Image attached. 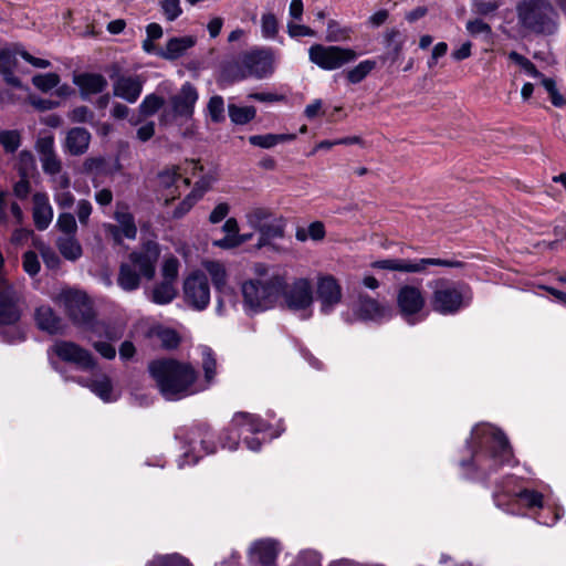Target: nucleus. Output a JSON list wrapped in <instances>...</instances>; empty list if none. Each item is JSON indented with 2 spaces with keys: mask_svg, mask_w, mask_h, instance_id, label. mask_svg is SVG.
Instances as JSON below:
<instances>
[{
  "mask_svg": "<svg viewBox=\"0 0 566 566\" xmlns=\"http://www.w3.org/2000/svg\"><path fill=\"white\" fill-rule=\"evenodd\" d=\"M198 200H200V193L190 192L174 210L172 217L176 219L184 217Z\"/></svg>",
  "mask_w": 566,
  "mask_h": 566,
  "instance_id": "6e6d98bb",
  "label": "nucleus"
},
{
  "mask_svg": "<svg viewBox=\"0 0 566 566\" xmlns=\"http://www.w3.org/2000/svg\"><path fill=\"white\" fill-rule=\"evenodd\" d=\"M40 268V262L35 252L28 251L23 254V269L29 275H36Z\"/></svg>",
  "mask_w": 566,
  "mask_h": 566,
  "instance_id": "052dcab7",
  "label": "nucleus"
},
{
  "mask_svg": "<svg viewBox=\"0 0 566 566\" xmlns=\"http://www.w3.org/2000/svg\"><path fill=\"white\" fill-rule=\"evenodd\" d=\"M159 256V244L155 241L145 242L140 250L133 251L127 260L120 263L117 285L125 292L138 290L143 279L150 281L155 277Z\"/></svg>",
  "mask_w": 566,
  "mask_h": 566,
  "instance_id": "7ed1b4c3",
  "label": "nucleus"
},
{
  "mask_svg": "<svg viewBox=\"0 0 566 566\" xmlns=\"http://www.w3.org/2000/svg\"><path fill=\"white\" fill-rule=\"evenodd\" d=\"M62 298L65 312L74 325L98 337L114 338L105 324L96 321L92 302L86 294L78 291H69L62 295Z\"/></svg>",
  "mask_w": 566,
  "mask_h": 566,
  "instance_id": "0eeeda50",
  "label": "nucleus"
},
{
  "mask_svg": "<svg viewBox=\"0 0 566 566\" xmlns=\"http://www.w3.org/2000/svg\"><path fill=\"white\" fill-rule=\"evenodd\" d=\"M376 67V61L374 60H364L359 62L356 66L349 69L345 73V77L350 84H358L363 82L369 73Z\"/></svg>",
  "mask_w": 566,
  "mask_h": 566,
  "instance_id": "c9c22d12",
  "label": "nucleus"
},
{
  "mask_svg": "<svg viewBox=\"0 0 566 566\" xmlns=\"http://www.w3.org/2000/svg\"><path fill=\"white\" fill-rule=\"evenodd\" d=\"M157 336L160 340L161 347H164L166 349H174L180 343L179 335L172 329H168V328L163 329V331L158 332Z\"/></svg>",
  "mask_w": 566,
  "mask_h": 566,
  "instance_id": "13d9d810",
  "label": "nucleus"
},
{
  "mask_svg": "<svg viewBox=\"0 0 566 566\" xmlns=\"http://www.w3.org/2000/svg\"><path fill=\"white\" fill-rule=\"evenodd\" d=\"M283 287L284 279L280 275L245 281L241 287L245 308L252 313L272 308Z\"/></svg>",
  "mask_w": 566,
  "mask_h": 566,
  "instance_id": "423d86ee",
  "label": "nucleus"
},
{
  "mask_svg": "<svg viewBox=\"0 0 566 566\" xmlns=\"http://www.w3.org/2000/svg\"><path fill=\"white\" fill-rule=\"evenodd\" d=\"M179 273V261L175 256H169L164 260L161 266L163 281L176 283Z\"/></svg>",
  "mask_w": 566,
  "mask_h": 566,
  "instance_id": "3c124183",
  "label": "nucleus"
},
{
  "mask_svg": "<svg viewBox=\"0 0 566 566\" xmlns=\"http://www.w3.org/2000/svg\"><path fill=\"white\" fill-rule=\"evenodd\" d=\"M32 218L34 226L39 231H44L51 224L54 214L49 196L45 192H35L32 197Z\"/></svg>",
  "mask_w": 566,
  "mask_h": 566,
  "instance_id": "5701e85b",
  "label": "nucleus"
},
{
  "mask_svg": "<svg viewBox=\"0 0 566 566\" xmlns=\"http://www.w3.org/2000/svg\"><path fill=\"white\" fill-rule=\"evenodd\" d=\"M177 296V289L175 283L161 281L156 284L150 291L149 298L158 305H166L171 303Z\"/></svg>",
  "mask_w": 566,
  "mask_h": 566,
  "instance_id": "473e14b6",
  "label": "nucleus"
},
{
  "mask_svg": "<svg viewBox=\"0 0 566 566\" xmlns=\"http://www.w3.org/2000/svg\"><path fill=\"white\" fill-rule=\"evenodd\" d=\"M159 6L167 21H175L182 13L180 0H160Z\"/></svg>",
  "mask_w": 566,
  "mask_h": 566,
  "instance_id": "603ef678",
  "label": "nucleus"
},
{
  "mask_svg": "<svg viewBox=\"0 0 566 566\" xmlns=\"http://www.w3.org/2000/svg\"><path fill=\"white\" fill-rule=\"evenodd\" d=\"M73 83L78 87L83 99H87L91 95L103 93L108 84L104 75L92 72L75 74Z\"/></svg>",
  "mask_w": 566,
  "mask_h": 566,
  "instance_id": "4be33fe9",
  "label": "nucleus"
},
{
  "mask_svg": "<svg viewBox=\"0 0 566 566\" xmlns=\"http://www.w3.org/2000/svg\"><path fill=\"white\" fill-rule=\"evenodd\" d=\"M294 134H265V135H252L249 137V143L253 146L261 148H272L277 144L291 142L295 139Z\"/></svg>",
  "mask_w": 566,
  "mask_h": 566,
  "instance_id": "72a5a7b5",
  "label": "nucleus"
},
{
  "mask_svg": "<svg viewBox=\"0 0 566 566\" xmlns=\"http://www.w3.org/2000/svg\"><path fill=\"white\" fill-rule=\"evenodd\" d=\"M22 136L17 129H4L0 132V145L7 154L15 153L21 146Z\"/></svg>",
  "mask_w": 566,
  "mask_h": 566,
  "instance_id": "ea45409f",
  "label": "nucleus"
},
{
  "mask_svg": "<svg viewBox=\"0 0 566 566\" xmlns=\"http://www.w3.org/2000/svg\"><path fill=\"white\" fill-rule=\"evenodd\" d=\"M24 305L23 284L0 279V325H15L22 316Z\"/></svg>",
  "mask_w": 566,
  "mask_h": 566,
  "instance_id": "1a4fd4ad",
  "label": "nucleus"
},
{
  "mask_svg": "<svg viewBox=\"0 0 566 566\" xmlns=\"http://www.w3.org/2000/svg\"><path fill=\"white\" fill-rule=\"evenodd\" d=\"M228 113L232 123L237 125H245L255 117L256 109L254 106H237L234 104H229Z\"/></svg>",
  "mask_w": 566,
  "mask_h": 566,
  "instance_id": "4c0bfd02",
  "label": "nucleus"
},
{
  "mask_svg": "<svg viewBox=\"0 0 566 566\" xmlns=\"http://www.w3.org/2000/svg\"><path fill=\"white\" fill-rule=\"evenodd\" d=\"M114 219L117 222V227L123 230V234L126 239L135 240L137 237V227L135 223L134 216L129 212L128 206L123 202H117L116 210L114 212Z\"/></svg>",
  "mask_w": 566,
  "mask_h": 566,
  "instance_id": "2f4dec72",
  "label": "nucleus"
},
{
  "mask_svg": "<svg viewBox=\"0 0 566 566\" xmlns=\"http://www.w3.org/2000/svg\"><path fill=\"white\" fill-rule=\"evenodd\" d=\"M241 437L240 431L232 430L230 423L224 437L221 439L222 447L232 451L237 450Z\"/></svg>",
  "mask_w": 566,
  "mask_h": 566,
  "instance_id": "e2e57ef3",
  "label": "nucleus"
},
{
  "mask_svg": "<svg viewBox=\"0 0 566 566\" xmlns=\"http://www.w3.org/2000/svg\"><path fill=\"white\" fill-rule=\"evenodd\" d=\"M147 566H192L191 563L179 554H168L154 557Z\"/></svg>",
  "mask_w": 566,
  "mask_h": 566,
  "instance_id": "c03bdc74",
  "label": "nucleus"
},
{
  "mask_svg": "<svg viewBox=\"0 0 566 566\" xmlns=\"http://www.w3.org/2000/svg\"><path fill=\"white\" fill-rule=\"evenodd\" d=\"M358 53L352 48L314 43L308 49L311 63L324 71H335L354 62Z\"/></svg>",
  "mask_w": 566,
  "mask_h": 566,
  "instance_id": "9d476101",
  "label": "nucleus"
},
{
  "mask_svg": "<svg viewBox=\"0 0 566 566\" xmlns=\"http://www.w3.org/2000/svg\"><path fill=\"white\" fill-rule=\"evenodd\" d=\"M158 180L160 186L164 188H171L172 186L177 185L178 181H181L185 187H188L190 185V181L188 178H182L179 168L177 166H172L170 168H167L158 174Z\"/></svg>",
  "mask_w": 566,
  "mask_h": 566,
  "instance_id": "a19ab883",
  "label": "nucleus"
},
{
  "mask_svg": "<svg viewBox=\"0 0 566 566\" xmlns=\"http://www.w3.org/2000/svg\"><path fill=\"white\" fill-rule=\"evenodd\" d=\"M148 371L167 400H179L196 392L198 374L195 368L176 359L164 358L149 363Z\"/></svg>",
  "mask_w": 566,
  "mask_h": 566,
  "instance_id": "f03ea898",
  "label": "nucleus"
},
{
  "mask_svg": "<svg viewBox=\"0 0 566 566\" xmlns=\"http://www.w3.org/2000/svg\"><path fill=\"white\" fill-rule=\"evenodd\" d=\"M165 104L164 97L156 94H148L138 106L142 116L148 117L156 114Z\"/></svg>",
  "mask_w": 566,
  "mask_h": 566,
  "instance_id": "79ce46f5",
  "label": "nucleus"
},
{
  "mask_svg": "<svg viewBox=\"0 0 566 566\" xmlns=\"http://www.w3.org/2000/svg\"><path fill=\"white\" fill-rule=\"evenodd\" d=\"M468 32L473 35L486 34L490 35L492 33L491 27L482 21L481 19H474L467 22Z\"/></svg>",
  "mask_w": 566,
  "mask_h": 566,
  "instance_id": "680f3d73",
  "label": "nucleus"
},
{
  "mask_svg": "<svg viewBox=\"0 0 566 566\" xmlns=\"http://www.w3.org/2000/svg\"><path fill=\"white\" fill-rule=\"evenodd\" d=\"M69 119L72 123H91L94 119V113L87 106H77L69 113Z\"/></svg>",
  "mask_w": 566,
  "mask_h": 566,
  "instance_id": "4d7b16f0",
  "label": "nucleus"
},
{
  "mask_svg": "<svg viewBox=\"0 0 566 566\" xmlns=\"http://www.w3.org/2000/svg\"><path fill=\"white\" fill-rule=\"evenodd\" d=\"M207 109L213 123H221L224 120V101L222 96L214 95L210 97Z\"/></svg>",
  "mask_w": 566,
  "mask_h": 566,
  "instance_id": "09e8293b",
  "label": "nucleus"
},
{
  "mask_svg": "<svg viewBox=\"0 0 566 566\" xmlns=\"http://www.w3.org/2000/svg\"><path fill=\"white\" fill-rule=\"evenodd\" d=\"M251 555L263 566H273L280 552V544L272 538L255 541L251 548Z\"/></svg>",
  "mask_w": 566,
  "mask_h": 566,
  "instance_id": "bb28decb",
  "label": "nucleus"
},
{
  "mask_svg": "<svg viewBox=\"0 0 566 566\" xmlns=\"http://www.w3.org/2000/svg\"><path fill=\"white\" fill-rule=\"evenodd\" d=\"M55 227L65 235H76L77 222L71 212H61L57 216Z\"/></svg>",
  "mask_w": 566,
  "mask_h": 566,
  "instance_id": "a18cd8bd",
  "label": "nucleus"
},
{
  "mask_svg": "<svg viewBox=\"0 0 566 566\" xmlns=\"http://www.w3.org/2000/svg\"><path fill=\"white\" fill-rule=\"evenodd\" d=\"M272 62V54L266 50L244 53L239 65V74L234 76V80L264 78L273 73Z\"/></svg>",
  "mask_w": 566,
  "mask_h": 566,
  "instance_id": "f8f14e48",
  "label": "nucleus"
},
{
  "mask_svg": "<svg viewBox=\"0 0 566 566\" xmlns=\"http://www.w3.org/2000/svg\"><path fill=\"white\" fill-rule=\"evenodd\" d=\"M431 289L430 304L441 315H454L470 305L472 292L468 284L444 277L429 282Z\"/></svg>",
  "mask_w": 566,
  "mask_h": 566,
  "instance_id": "39448f33",
  "label": "nucleus"
},
{
  "mask_svg": "<svg viewBox=\"0 0 566 566\" xmlns=\"http://www.w3.org/2000/svg\"><path fill=\"white\" fill-rule=\"evenodd\" d=\"M33 85L42 91L49 92L60 83V76L56 73L36 74L32 77Z\"/></svg>",
  "mask_w": 566,
  "mask_h": 566,
  "instance_id": "49530a36",
  "label": "nucleus"
},
{
  "mask_svg": "<svg viewBox=\"0 0 566 566\" xmlns=\"http://www.w3.org/2000/svg\"><path fill=\"white\" fill-rule=\"evenodd\" d=\"M52 350L63 361L72 363L81 369L87 370L95 366L92 354L73 342L59 340Z\"/></svg>",
  "mask_w": 566,
  "mask_h": 566,
  "instance_id": "dca6fc26",
  "label": "nucleus"
},
{
  "mask_svg": "<svg viewBox=\"0 0 566 566\" xmlns=\"http://www.w3.org/2000/svg\"><path fill=\"white\" fill-rule=\"evenodd\" d=\"M388 311L389 310L385 305L380 304L369 295L363 293L358 295L356 314L360 319L380 321L387 315Z\"/></svg>",
  "mask_w": 566,
  "mask_h": 566,
  "instance_id": "393cba45",
  "label": "nucleus"
},
{
  "mask_svg": "<svg viewBox=\"0 0 566 566\" xmlns=\"http://www.w3.org/2000/svg\"><path fill=\"white\" fill-rule=\"evenodd\" d=\"M245 220L259 233L258 248L271 245L274 240L284 237L285 221L270 208L253 207L247 211Z\"/></svg>",
  "mask_w": 566,
  "mask_h": 566,
  "instance_id": "6e6552de",
  "label": "nucleus"
},
{
  "mask_svg": "<svg viewBox=\"0 0 566 566\" xmlns=\"http://www.w3.org/2000/svg\"><path fill=\"white\" fill-rule=\"evenodd\" d=\"M198 97L197 88L190 82H186L180 91L170 98L174 115L191 118Z\"/></svg>",
  "mask_w": 566,
  "mask_h": 566,
  "instance_id": "6ab92c4d",
  "label": "nucleus"
},
{
  "mask_svg": "<svg viewBox=\"0 0 566 566\" xmlns=\"http://www.w3.org/2000/svg\"><path fill=\"white\" fill-rule=\"evenodd\" d=\"M185 302L196 311L205 310L210 303V285L203 272L196 271L184 281Z\"/></svg>",
  "mask_w": 566,
  "mask_h": 566,
  "instance_id": "ddd939ff",
  "label": "nucleus"
},
{
  "mask_svg": "<svg viewBox=\"0 0 566 566\" xmlns=\"http://www.w3.org/2000/svg\"><path fill=\"white\" fill-rule=\"evenodd\" d=\"M262 35L266 39H273L277 34L279 23L273 13H264L261 18Z\"/></svg>",
  "mask_w": 566,
  "mask_h": 566,
  "instance_id": "864d4df0",
  "label": "nucleus"
},
{
  "mask_svg": "<svg viewBox=\"0 0 566 566\" xmlns=\"http://www.w3.org/2000/svg\"><path fill=\"white\" fill-rule=\"evenodd\" d=\"M317 300L321 302V311L324 314L331 313L342 301V287L332 275H324L317 279Z\"/></svg>",
  "mask_w": 566,
  "mask_h": 566,
  "instance_id": "f3484780",
  "label": "nucleus"
},
{
  "mask_svg": "<svg viewBox=\"0 0 566 566\" xmlns=\"http://www.w3.org/2000/svg\"><path fill=\"white\" fill-rule=\"evenodd\" d=\"M509 59L521 66L532 77H543V74L537 70L535 64L518 52L511 51L509 53Z\"/></svg>",
  "mask_w": 566,
  "mask_h": 566,
  "instance_id": "8fccbe9b",
  "label": "nucleus"
},
{
  "mask_svg": "<svg viewBox=\"0 0 566 566\" xmlns=\"http://www.w3.org/2000/svg\"><path fill=\"white\" fill-rule=\"evenodd\" d=\"M93 347L102 357H104L106 359H113L116 356V349L109 343L94 342Z\"/></svg>",
  "mask_w": 566,
  "mask_h": 566,
  "instance_id": "774afa93",
  "label": "nucleus"
},
{
  "mask_svg": "<svg viewBox=\"0 0 566 566\" xmlns=\"http://www.w3.org/2000/svg\"><path fill=\"white\" fill-rule=\"evenodd\" d=\"M201 356H202V368L205 371V377L207 381L213 379L216 375L217 361L212 349L208 346L201 347Z\"/></svg>",
  "mask_w": 566,
  "mask_h": 566,
  "instance_id": "de8ad7c7",
  "label": "nucleus"
},
{
  "mask_svg": "<svg viewBox=\"0 0 566 566\" xmlns=\"http://www.w3.org/2000/svg\"><path fill=\"white\" fill-rule=\"evenodd\" d=\"M231 429L240 431L244 437L248 436V433L264 432L268 429V424L256 415L237 412L231 420Z\"/></svg>",
  "mask_w": 566,
  "mask_h": 566,
  "instance_id": "a878e982",
  "label": "nucleus"
},
{
  "mask_svg": "<svg viewBox=\"0 0 566 566\" xmlns=\"http://www.w3.org/2000/svg\"><path fill=\"white\" fill-rule=\"evenodd\" d=\"M472 442L479 450L472 452L470 460H462L464 469L473 467L476 471L490 474L501 465L511 464L513 452L505 434L492 427H476L471 433Z\"/></svg>",
  "mask_w": 566,
  "mask_h": 566,
  "instance_id": "f257e3e1",
  "label": "nucleus"
},
{
  "mask_svg": "<svg viewBox=\"0 0 566 566\" xmlns=\"http://www.w3.org/2000/svg\"><path fill=\"white\" fill-rule=\"evenodd\" d=\"M51 184L53 190V199L56 206L62 210L70 209L75 202V197L70 191V175L59 176L56 179H53Z\"/></svg>",
  "mask_w": 566,
  "mask_h": 566,
  "instance_id": "c756f323",
  "label": "nucleus"
},
{
  "mask_svg": "<svg viewBox=\"0 0 566 566\" xmlns=\"http://www.w3.org/2000/svg\"><path fill=\"white\" fill-rule=\"evenodd\" d=\"M35 322L40 329L49 334H57L62 331L61 318L48 305H42L36 308Z\"/></svg>",
  "mask_w": 566,
  "mask_h": 566,
  "instance_id": "7c9ffc66",
  "label": "nucleus"
},
{
  "mask_svg": "<svg viewBox=\"0 0 566 566\" xmlns=\"http://www.w3.org/2000/svg\"><path fill=\"white\" fill-rule=\"evenodd\" d=\"M91 133L84 127H73L66 133L64 150L71 156H81L90 147Z\"/></svg>",
  "mask_w": 566,
  "mask_h": 566,
  "instance_id": "b1692460",
  "label": "nucleus"
},
{
  "mask_svg": "<svg viewBox=\"0 0 566 566\" xmlns=\"http://www.w3.org/2000/svg\"><path fill=\"white\" fill-rule=\"evenodd\" d=\"M424 304L426 300L420 287L409 284L399 287L397 306L409 324L416 323V315L423 310Z\"/></svg>",
  "mask_w": 566,
  "mask_h": 566,
  "instance_id": "2eb2a0df",
  "label": "nucleus"
},
{
  "mask_svg": "<svg viewBox=\"0 0 566 566\" xmlns=\"http://www.w3.org/2000/svg\"><path fill=\"white\" fill-rule=\"evenodd\" d=\"M113 80V95L130 104L139 98L144 81L140 75H111Z\"/></svg>",
  "mask_w": 566,
  "mask_h": 566,
  "instance_id": "a211bd4d",
  "label": "nucleus"
},
{
  "mask_svg": "<svg viewBox=\"0 0 566 566\" xmlns=\"http://www.w3.org/2000/svg\"><path fill=\"white\" fill-rule=\"evenodd\" d=\"M516 17L521 29L530 34L549 36L559 30L560 17L551 0H520Z\"/></svg>",
  "mask_w": 566,
  "mask_h": 566,
  "instance_id": "20e7f679",
  "label": "nucleus"
},
{
  "mask_svg": "<svg viewBox=\"0 0 566 566\" xmlns=\"http://www.w3.org/2000/svg\"><path fill=\"white\" fill-rule=\"evenodd\" d=\"M196 44V38L192 35L175 36L167 41L164 49L157 52L161 59L174 61L181 57L189 49Z\"/></svg>",
  "mask_w": 566,
  "mask_h": 566,
  "instance_id": "cd10ccee",
  "label": "nucleus"
},
{
  "mask_svg": "<svg viewBox=\"0 0 566 566\" xmlns=\"http://www.w3.org/2000/svg\"><path fill=\"white\" fill-rule=\"evenodd\" d=\"M287 33L291 38L315 35V31L312 30L310 27L292 22L287 23Z\"/></svg>",
  "mask_w": 566,
  "mask_h": 566,
  "instance_id": "0e129e2a",
  "label": "nucleus"
},
{
  "mask_svg": "<svg viewBox=\"0 0 566 566\" xmlns=\"http://www.w3.org/2000/svg\"><path fill=\"white\" fill-rule=\"evenodd\" d=\"M203 268L209 273L212 284L220 296L217 298V312L222 313L224 297H232L233 291L227 283V271L222 263L218 261H206Z\"/></svg>",
  "mask_w": 566,
  "mask_h": 566,
  "instance_id": "aec40b11",
  "label": "nucleus"
},
{
  "mask_svg": "<svg viewBox=\"0 0 566 566\" xmlns=\"http://www.w3.org/2000/svg\"><path fill=\"white\" fill-rule=\"evenodd\" d=\"M93 211L92 203L86 199H81L76 203V216L82 227H86Z\"/></svg>",
  "mask_w": 566,
  "mask_h": 566,
  "instance_id": "bf43d9fd",
  "label": "nucleus"
},
{
  "mask_svg": "<svg viewBox=\"0 0 566 566\" xmlns=\"http://www.w3.org/2000/svg\"><path fill=\"white\" fill-rule=\"evenodd\" d=\"M517 497L527 507H542L543 506V495L537 491L524 489L517 493Z\"/></svg>",
  "mask_w": 566,
  "mask_h": 566,
  "instance_id": "5fc2aeb1",
  "label": "nucleus"
},
{
  "mask_svg": "<svg viewBox=\"0 0 566 566\" xmlns=\"http://www.w3.org/2000/svg\"><path fill=\"white\" fill-rule=\"evenodd\" d=\"M87 386L104 401H109L112 399L113 386L111 379L106 375L96 376L90 380Z\"/></svg>",
  "mask_w": 566,
  "mask_h": 566,
  "instance_id": "58836bf2",
  "label": "nucleus"
},
{
  "mask_svg": "<svg viewBox=\"0 0 566 566\" xmlns=\"http://www.w3.org/2000/svg\"><path fill=\"white\" fill-rule=\"evenodd\" d=\"M429 265L447 266V268H462L463 262L455 260H444L438 258H422V259H398V272L403 273H424Z\"/></svg>",
  "mask_w": 566,
  "mask_h": 566,
  "instance_id": "412c9836",
  "label": "nucleus"
},
{
  "mask_svg": "<svg viewBox=\"0 0 566 566\" xmlns=\"http://www.w3.org/2000/svg\"><path fill=\"white\" fill-rule=\"evenodd\" d=\"M353 29L350 27L342 25L336 20H329L326 29V41L331 43L345 42L350 39Z\"/></svg>",
  "mask_w": 566,
  "mask_h": 566,
  "instance_id": "e433bc0d",
  "label": "nucleus"
},
{
  "mask_svg": "<svg viewBox=\"0 0 566 566\" xmlns=\"http://www.w3.org/2000/svg\"><path fill=\"white\" fill-rule=\"evenodd\" d=\"M29 178L30 177H20V180L17 181L13 186V193L19 199H25L31 191V184Z\"/></svg>",
  "mask_w": 566,
  "mask_h": 566,
  "instance_id": "69168bd1",
  "label": "nucleus"
},
{
  "mask_svg": "<svg viewBox=\"0 0 566 566\" xmlns=\"http://www.w3.org/2000/svg\"><path fill=\"white\" fill-rule=\"evenodd\" d=\"M230 207L226 202L218 203L214 209L211 211L209 216V221L211 223L221 222L229 213Z\"/></svg>",
  "mask_w": 566,
  "mask_h": 566,
  "instance_id": "338daca9",
  "label": "nucleus"
},
{
  "mask_svg": "<svg viewBox=\"0 0 566 566\" xmlns=\"http://www.w3.org/2000/svg\"><path fill=\"white\" fill-rule=\"evenodd\" d=\"M18 49H2L0 50V74L4 82L13 87H20L21 81L14 75V70L18 64L17 56L20 55Z\"/></svg>",
  "mask_w": 566,
  "mask_h": 566,
  "instance_id": "c85d7f7f",
  "label": "nucleus"
},
{
  "mask_svg": "<svg viewBox=\"0 0 566 566\" xmlns=\"http://www.w3.org/2000/svg\"><path fill=\"white\" fill-rule=\"evenodd\" d=\"M285 306L295 313H301V317L306 319L312 316L313 310V286L308 279L300 277L291 284L284 282L281 292Z\"/></svg>",
  "mask_w": 566,
  "mask_h": 566,
  "instance_id": "9b49d317",
  "label": "nucleus"
},
{
  "mask_svg": "<svg viewBox=\"0 0 566 566\" xmlns=\"http://www.w3.org/2000/svg\"><path fill=\"white\" fill-rule=\"evenodd\" d=\"M60 253L67 260L75 261L82 255V247L75 235H65L57 239Z\"/></svg>",
  "mask_w": 566,
  "mask_h": 566,
  "instance_id": "f704fd0d",
  "label": "nucleus"
},
{
  "mask_svg": "<svg viewBox=\"0 0 566 566\" xmlns=\"http://www.w3.org/2000/svg\"><path fill=\"white\" fill-rule=\"evenodd\" d=\"M35 158L30 150H21L18 156L17 169L20 177H30L35 170Z\"/></svg>",
  "mask_w": 566,
  "mask_h": 566,
  "instance_id": "37998d69",
  "label": "nucleus"
},
{
  "mask_svg": "<svg viewBox=\"0 0 566 566\" xmlns=\"http://www.w3.org/2000/svg\"><path fill=\"white\" fill-rule=\"evenodd\" d=\"M34 147L39 155L42 170L50 177L51 182L59 176L69 175L66 171H63V164L55 150V139L52 134L40 136Z\"/></svg>",
  "mask_w": 566,
  "mask_h": 566,
  "instance_id": "4468645a",
  "label": "nucleus"
}]
</instances>
